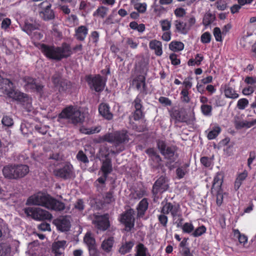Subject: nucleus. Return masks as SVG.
<instances>
[{
	"instance_id": "obj_38",
	"label": "nucleus",
	"mask_w": 256,
	"mask_h": 256,
	"mask_svg": "<svg viewBox=\"0 0 256 256\" xmlns=\"http://www.w3.org/2000/svg\"><path fill=\"white\" fill-rule=\"evenodd\" d=\"M250 36V34H247L242 36L240 38L239 44L243 48H246L250 46L252 42Z\"/></svg>"
},
{
	"instance_id": "obj_21",
	"label": "nucleus",
	"mask_w": 256,
	"mask_h": 256,
	"mask_svg": "<svg viewBox=\"0 0 256 256\" xmlns=\"http://www.w3.org/2000/svg\"><path fill=\"white\" fill-rule=\"evenodd\" d=\"M46 208L50 210L60 211L64 208V205L62 202L56 200L50 196Z\"/></svg>"
},
{
	"instance_id": "obj_44",
	"label": "nucleus",
	"mask_w": 256,
	"mask_h": 256,
	"mask_svg": "<svg viewBox=\"0 0 256 256\" xmlns=\"http://www.w3.org/2000/svg\"><path fill=\"white\" fill-rule=\"evenodd\" d=\"M100 130V126H97L92 128H86L84 126H82L80 128V131L81 132L85 134H92L96 132H98Z\"/></svg>"
},
{
	"instance_id": "obj_64",
	"label": "nucleus",
	"mask_w": 256,
	"mask_h": 256,
	"mask_svg": "<svg viewBox=\"0 0 256 256\" xmlns=\"http://www.w3.org/2000/svg\"><path fill=\"white\" fill-rule=\"evenodd\" d=\"M160 103L165 106H170L172 104L171 100L168 98L160 96L158 100Z\"/></svg>"
},
{
	"instance_id": "obj_1",
	"label": "nucleus",
	"mask_w": 256,
	"mask_h": 256,
	"mask_svg": "<svg viewBox=\"0 0 256 256\" xmlns=\"http://www.w3.org/2000/svg\"><path fill=\"white\" fill-rule=\"evenodd\" d=\"M38 48L47 58L50 60H60L71 54L70 46L66 44H63L61 46L42 44H39Z\"/></svg>"
},
{
	"instance_id": "obj_43",
	"label": "nucleus",
	"mask_w": 256,
	"mask_h": 256,
	"mask_svg": "<svg viewBox=\"0 0 256 256\" xmlns=\"http://www.w3.org/2000/svg\"><path fill=\"white\" fill-rule=\"evenodd\" d=\"M134 8L139 13L144 14L147 9V4L146 2H139L132 4Z\"/></svg>"
},
{
	"instance_id": "obj_50",
	"label": "nucleus",
	"mask_w": 256,
	"mask_h": 256,
	"mask_svg": "<svg viewBox=\"0 0 256 256\" xmlns=\"http://www.w3.org/2000/svg\"><path fill=\"white\" fill-rule=\"evenodd\" d=\"M194 229L193 224L190 222H186L182 226V230L184 232L190 234L192 232Z\"/></svg>"
},
{
	"instance_id": "obj_51",
	"label": "nucleus",
	"mask_w": 256,
	"mask_h": 256,
	"mask_svg": "<svg viewBox=\"0 0 256 256\" xmlns=\"http://www.w3.org/2000/svg\"><path fill=\"white\" fill-rule=\"evenodd\" d=\"M206 231V228L204 226H202L198 228L192 234L194 237H198L202 236Z\"/></svg>"
},
{
	"instance_id": "obj_2",
	"label": "nucleus",
	"mask_w": 256,
	"mask_h": 256,
	"mask_svg": "<svg viewBox=\"0 0 256 256\" xmlns=\"http://www.w3.org/2000/svg\"><path fill=\"white\" fill-rule=\"evenodd\" d=\"M5 82L8 85L10 89H6V95L12 100L18 101L22 104L28 112L32 110V99L29 98L27 94L22 93L18 90L12 88V83L8 80H5Z\"/></svg>"
},
{
	"instance_id": "obj_33",
	"label": "nucleus",
	"mask_w": 256,
	"mask_h": 256,
	"mask_svg": "<svg viewBox=\"0 0 256 256\" xmlns=\"http://www.w3.org/2000/svg\"><path fill=\"white\" fill-rule=\"evenodd\" d=\"M148 202L146 198L142 199L139 203L138 207V216H142L144 212L147 210Z\"/></svg>"
},
{
	"instance_id": "obj_12",
	"label": "nucleus",
	"mask_w": 256,
	"mask_h": 256,
	"mask_svg": "<svg viewBox=\"0 0 256 256\" xmlns=\"http://www.w3.org/2000/svg\"><path fill=\"white\" fill-rule=\"evenodd\" d=\"M42 8L40 12V16L44 20H52L54 17V12L50 9L51 5L47 2H44L40 4Z\"/></svg>"
},
{
	"instance_id": "obj_23",
	"label": "nucleus",
	"mask_w": 256,
	"mask_h": 256,
	"mask_svg": "<svg viewBox=\"0 0 256 256\" xmlns=\"http://www.w3.org/2000/svg\"><path fill=\"white\" fill-rule=\"evenodd\" d=\"M132 85L135 86L138 90L144 92H146L144 76L142 75L137 76L133 80Z\"/></svg>"
},
{
	"instance_id": "obj_9",
	"label": "nucleus",
	"mask_w": 256,
	"mask_h": 256,
	"mask_svg": "<svg viewBox=\"0 0 256 256\" xmlns=\"http://www.w3.org/2000/svg\"><path fill=\"white\" fill-rule=\"evenodd\" d=\"M120 220L122 224H124L125 230L130 231L134 226V219L133 216V212L130 210L122 214Z\"/></svg>"
},
{
	"instance_id": "obj_56",
	"label": "nucleus",
	"mask_w": 256,
	"mask_h": 256,
	"mask_svg": "<svg viewBox=\"0 0 256 256\" xmlns=\"http://www.w3.org/2000/svg\"><path fill=\"white\" fill-rule=\"evenodd\" d=\"M191 78H186L182 84H183L182 89L190 90L192 86Z\"/></svg>"
},
{
	"instance_id": "obj_48",
	"label": "nucleus",
	"mask_w": 256,
	"mask_h": 256,
	"mask_svg": "<svg viewBox=\"0 0 256 256\" xmlns=\"http://www.w3.org/2000/svg\"><path fill=\"white\" fill-rule=\"evenodd\" d=\"M200 109L202 114L206 116H210L212 115V107L208 104H202Z\"/></svg>"
},
{
	"instance_id": "obj_63",
	"label": "nucleus",
	"mask_w": 256,
	"mask_h": 256,
	"mask_svg": "<svg viewBox=\"0 0 256 256\" xmlns=\"http://www.w3.org/2000/svg\"><path fill=\"white\" fill-rule=\"evenodd\" d=\"M170 59L171 63L174 65H178L180 64V60L178 58L177 55L172 54L170 56Z\"/></svg>"
},
{
	"instance_id": "obj_6",
	"label": "nucleus",
	"mask_w": 256,
	"mask_h": 256,
	"mask_svg": "<svg viewBox=\"0 0 256 256\" xmlns=\"http://www.w3.org/2000/svg\"><path fill=\"white\" fill-rule=\"evenodd\" d=\"M50 197L46 193L38 192L30 196L26 204L27 205L40 206L46 208Z\"/></svg>"
},
{
	"instance_id": "obj_46",
	"label": "nucleus",
	"mask_w": 256,
	"mask_h": 256,
	"mask_svg": "<svg viewBox=\"0 0 256 256\" xmlns=\"http://www.w3.org/2000/svg\"><path fill=\"white\" fill-rule=\"evenodd\" d=\"M221 129L219 126H215L212 130L209 132L208 134V138L209 140L215 138L220 132Z\"/></svg>"
},
{
	"instance_id": "obj_27",
	"label": "nucleus",
	"mask_w": 256,
	"mask_h": 256,
	"mask_svg": "<svg viewBox=\"0 0 256 256\" xmlns=\"http://www.w3.org/2000/svg\"><path fill=\"white\" fill-rule=\"evenodd\" d=\"M98 111L100 114L105 118L111 120L113 117L112 114L110 111V107L106 104H101L99 106Z\"/></svg>"
},
{
	"instance_id": "obj_10",
	"label": "nucleus",
	"mask_w": 256,
	"mask_h": 256,
	"mask_svg": "<svg viewBox=\"0 0 256 256\" xmlns=\"http://www.w3.org/2000/svg\"><path fill=\"white\" fill-rule=\"evenodd\" d=\"M88 82L90 88L97 92L102 91L105 86V80L100 75L89 78Z\"/></svg>"
},
{
	"instance_id": "obj_18",
	"label": "nucleus",
	"mask_w": 256,
	"mask_h": 256,
	"mask_svg": "<svg viewBox=\"0 0 256 256\" xmlns=\"http://www.w3.org/2000/svg\"><path fill=\"white\" fill-rule=\"evenodd\" d=\"M40 24L32 19H28L26 20L24 26L22 27L23 31L25 32L28 35H32V32L38 30Z\"/></svg>"
},
{
	"instance_id": "obj_25",
	"label": "nucleus",
	"mask_w": 256,
	"mask_h": 256,
	"mask_svg": "<svg viewBox=\"0 0 256 256\" xmlns=\"http://www.w3.org/2000/svg\"><path fill=\"white\" fill-rule=\"evenodd\" d=\"M222 182L223 175L221 173H217L214 178L212 188V192H214L216 190H222L221 186Z\"/></svg>"
},
{
	"instance_id": "obj_54",
	"label": "nucleus",
	"mask_w": 256,
	"mask_h": 256,
	"mask_svg": "<svg viewBox=\"0 0 256 256\" xmlns=\"http://www.w3.org/2000/svg\"><path fill=\"white\" fill-rule=\"evenodd\" d=\"M2 124L6 126H10L13 125V120L10 116H4L2 120Z\"/></svg>"
},
{
	"instance_id": "obj_58",
	"label": "nucleus",
	"mask_w": 256,
	"mask_h": 256,
	"mask_svg": "<svg viewBox=\"0 0 256 256\" xmlns=\"http://www.w3.org/2000/svg\"><path fill=\"white\" fill-rule=\"evenodd\" d=\"M189 90L182 89L180 92V95L182 96L181 98L182 100L186 102H190V98L188 96L189 95Z\"/></svg>"
},
{
	"instance_id": "obj_60",
	"label": "nucleus",
	"mask_w": 256,
	"mask_h": 256,
	"mask_svg": "<svg viewBox=\"0 0 256 256\" xmlns=\"http://www.w3.org/2000/svg\"><path fill=\"white\" fill-rule=\"evenodd\" d=\"M211 35L208 32L204 33L201 36V41L202 43L208 44L210 42Z\"/></svg>"
},
{
	"instance_id": "obj_31",
	"label": "nucleus",
	"mask_w": 256,
	"mask_h": 256,
	"mask_svg": "<svg viewBox=\"0 0 256 256\" xmlns=\"http://www.w3.org/2000/svg\"><path fill=\"white\" fill-rule=\"evenodd\" d=\"M134 256H148V249L141 243L138 244L134 248Z\"/></svg>"
},
{
	"instance_id": "obj_30",
	"label": "nucleus",
	"mask_w": 256,
	"mask_h": 256,
	"mask_svg": "<svg viewBox=\"0 0 256 256\" xmlns=\"http://www.w3.org/2000/svg\"><path fill=\"white\" fill-rule=\"evenodd\" d=\"M66 246V240L56 242L52 246V251L54 252L64 254V250Z\"/></svg>"
},
{
	"instance_id": "obj_61",
	"label": "nucleus",
	"mask_w": 256,
	"mask_h": 256,
	"mask_svg": "<svg viewBox=\"0 0 256 256\" xmlns=\"http://www.w3.org/2000/svg\"><path fill=\"white\" fill-rule=\"evenodd\" d=\"M104 201L106 203L110 204L114 200L112 192H107L104 198Z\"/></svg>"
},
{
	"instance_id": "obj_15",
	"label": "nucleus",
	"mask_w": 256,
	"mask_h": 256,
	"mask_svg": "<svg viewBox=\"0 0 256 256\" xmlns=\"http://www.w3.org/2000/svg\"><path fill=\"white\" fill-rule=\"evenodd\" d=\"M168 187L166 178L162 176H160L155 182L153 186V193L156 194L158 192H163L167 190Z\"/></svg>"
},
{
	"instance_id": "obj_35",
	"label": "nucleus",
	"mask_w": 256,
	"mask_h": 256,
	"mask_svg": "<svg viewBox=\"0 0 256 256\" xmlns=\"http://www.w3.org/2000/svg\"><path fill=\"white\" fill-rule=\"evenodd\" d=\"M114 239L112 238H109L104 240L102 244V248L106 252H110L112 248Z\"/></svg>"
},
{
	"instance_id": "obj_3",
	"label": "nucleus",
	"mask_w": 256,
	"mask_h": 256,
	"mask_svg": "<svg viewBox=\"0 0 256 256\" xmlns=\"http://www.w3.org/2000/svg\"><path fill=\"white\" fill-rule=\"evenodd\" d=\"M59 118H66L70 122L77 124L84 120V116L76 107L70 106L62 110L59 115Z\"/></svg>"
},
{
	"instance_id": "obj_53",
	"label": "nucleus",
	"mask_w": 256,
	"mask_h": 256,
	"mask_svg": "<svg viewBox=\"0 0 256 256\" xmlns=\"http://www.w3.org/2000/svg\"><path fill=\"white\" fill-rule=\"evenodd\" d=\"M166 214H163L161 212V214L158 216V221L164 227H166L168 221V216H166Z\"/></svg>"
},
{
	"instance_id": "obj_29",
	"label": "nucleus",
	"mask_w": 256,
	"mask_h": 256,
	"mask_svg": "<svg viewBox=\"0 0 256 256\" xmlns=\"http://www.w3.org/2000/svg\"><path fill=\"white\" fill-rule=\"evenodd\" d=\"M150 48L154 50V53L156 56H160L162 54V42L157 40H152L150 42Z\"/></svg>"
},
{
	"instance_id": "obj_39",
	"label": "nucleus",
	"mask_w": 256,
	"mask_h": 256,
	"mask_svg": "<svg viewBox=\"0 0 256 256\" xmlns=\"http://www.w3.org/2000/svg\"><path fill=\"white\" fill-rule=\"evenodd\" d=\"M169 48L174 52L180 51L184 49V44L180 42H172L169 45Z\"/></svg>"
},
{
	"instance_id": "obj_45",
	"label": "nucleus",
	"mask_w": 256,
	"mask_h": 256,
	"mask_svg": "<svg viewBox=\"0 0 256 256\" xmlns=\"http://www.w3.org/2000/svg\"><path fill=\"white\" fill-rule=\"evenodd\" d=\"M10 252V248L7 244H0V256H6Z\"/></svg>"
},
{
	"instance_id": "obj_22",
	"label": "nucleus",
	"mask_w": 256,
	"mask_h": 256,
	"mask_svg": "<svg viewBox=\"0 0 256 256\" xmlns=\"http://www.w3.org/2000/svg\"><path fill=\"white\" fill-rule=\"evenodd\" d=\"M15 176L16 179L22 178L26 176L29 172V168L24 164L15 165Z\"/></svg>"
},
{
	"instance_id": "obj_24",
	"label": "nucleus",
	"mask_w": 256,
	"mask_h": 256,
	"mask_svg": "<svg viewBox=\"0 0 256 256\" xmlns=\"http://www.w3.org/2000/svg\"><path fill=\"white\" fill-rule=\"evenodd\" d=\"M15 165H8L4 167L2 173L4 176L8 179H16L15 175Z\"/></svg>"
},
{
	"instance_id": "obj_17",
	"label": "nucleus",
	"mask_w": 256,
	"mask_h": 256,
	"mask_svg": "<svg viewBox=\"0 0 256 256\" xmlns=\"http://www.w3.org/2000/svg\"><path fill=\"white\" fill-rule=\"evenodd\" d=\"M72 166L66 164L62 168L55 170L54 174L56 176L65 179L68 178L72 176Z\"/></svg>"
},
{
	"instance_id": "obj_8",
	"label": "nucleus",
	"mask_w": 256,
	"mask_h": 256,
	"mask_svg": "<svg viewBox=\"0 0 256 256\" xmlns=\"http://www.w3.org/2000/svg\"><path fill=\"white\" fill-rule=\"evenodd\" d=\"M157 145L161 154L165 158L169 160L170 162L174 160L176 156L174 154V148L166 146L164 142L162 140L158 141Z\"/></svg>"
},
{
	"instance_id": "obj_34",
	"label": "nucleus",
	"mask_w": 256,
	"mask_h": 256,
	"mask_svg": "<svg viewBox=\"0 0 256 256\" xmlns=\"http://www.w3.org/2000/svg\"><path fill=\"white\" fill-rule=\"evenodd\" d=\"M189 164H185L182 166L178 168L176 170V174L178 178H182L188 172Z\"/></svg>"
},
{
	"instance_id": "obj_36",
	"label": "nucleus",
	"mask_w": 256,
	"mask_h": 256,
	"mask_svg": "<svg viewBox=\"0 0 256 256\" xmlns=\"http://www.w3.org/2000/svg\"><path fill=\"white\" fill-rule=\"evenodd\" d=\"M134 245L132 241L126 242L120 248L119 252L122 254L129 252Z\"/></svg>"
},
{
	"instance_id": "obj_7",
	"label": "nucleus",
	"mask_w": 256,
	"mask_h": 256,
	"mask_svg": "<svg viewBox=\"0 0 256 256\" xmlns=\"http://www.w3.org/2000/svg\"><path fill=\"white\" fill-rule=\"evenodd\" d=\"M52 82L56 88L61 94H68L71 92L72 87L70 82L62 80L60 76H54Z\"/></svg>"
},
{
	"instance_id": "obj_57",
	"label": "nucleus",
	"mask_w": 256,
	"mask_h": 256,
	"mask_svg": "<svg viewBox=\"0 0 256 256\" xmlns=\"http://www.w3.org/2000/svg\"><path fill=\"white\" fill-rule=\"evenodd\" d=\"M222 34L221 32L220 28H219L216 27L214 30V35L215 38L217 42H222Z\"/></svg>"
},
{
	"instance_id": "obj_49",
	"label": "nucleus",
	"mask_w": 256,
	"mask_h": 256,
	"mask_svg": "<svg viewBox=\"0 0 256 256\" xmlns=\"http://www.w3.org/2000/svg\"><path fill=\"white\" fill-rule=\"evenodd\" d=\"M213 194H216V204L218 206H220L223 202L224 194L222 190H216Z\"/></svg>"
},
{
	"instance_id": "obj_52",
	"label": "nucleus",
	"mask_w": 256,
	"mask_h": 256,
	"mask_svg": "<svg viewBox=\"0 0 256 256\" xmlns=\"http://www.w3.org/2000/svg\"><path fill=\"white\" fill-rule=\"evenodd\" d=\"M146 153L152 158L156 159L157 162L160 161V156L157 154L156 150L154 148H149L147 150Z\"/></svg>"
},
{
	"instance_id": "obj_47",
	"label": "nucleus",
	"mask_w": 256,
	"mask_h": 256,
	"mask_svg": "<svg viewBox=\"0 0 256 256\" xmlns=\"http://www.w3.org/2000/svg\"><path fill=\"white\" fill-rule=\"evenodd\" d=\"M248 100L246 98H240L237 102L236 106L238 110H243L248 106Z\"/></svg>"
},
{
	"instance_id": "obj_20",
	"label": "nucleus",
	"mask_w": 256,
	"mask_h": 256,
	"mask_svg": "<svg viewBox=\"0 0 256 256\" xmlns=\"http://www.w3.org/2000/svg\"><path fill=\"white\" fill-rule=\"evenodd\" d=\"M220 90L223 91L224 95L226 98L236 99L239 97V94L235 90L227 84L222 85Z\"/></svg>"
},
{
	"instance_id": "obj_4",
	"label": "nucleus",
	"mask_w": 256,
	"mask_h": 256,
	"mask_svg": "<svg viewBox=\"0 0 256 256\" xmlns=\"http://www.w3.org/2000/svg\"><path fill=\"white\" fill-rule=\"evenodd\" d=\"M25 214L37 220H50L52 215L48 211L40 208H27L24 210Z\"/></svg>"
},
{
	"instance_id": "obj_11",
	"label": "nucleus",
	"mask_w": 256,
	"mask_h": 256,
	"mask_svg": "<svg viewBox=\"0 0 256 256\" xmlns=\"http://www.w3.org/2000/svg\"><path fill=\"white\" fill-rule=\"evenodd\" d=\"M92 222L95 226L100 230H105L110 226L108 215L107 214L102 216H95Z\"/></svg>"
},
{
	"instance_id": "obj_16",
	"label": "nucleus",
	"mask_w": 256,
	"mask_h": 256,
	"mask_svg": "<svg viewBox=\"0 0 256 256\" xmlns=\"http://www.w3.org/2000/svg\"><path fill=\"white\" fill-rule=\"evenodd\" d=\"M84 241L88 247L90 254L94 256L96 253V241L90 232H88L86 234Z\"/></svg>"
},
{
	"instance_id": "obj_59",
	"label": "nucleus",
	"mask_w": 256,
	"mask_h": 256,
	"mask_svg": "<svg viewBox=\"0 0 256 256\" xmlns=\"http://www.w3.org/2000/svg\"><path fill=\"white\" fill-rule=\"evenodd\" d=\"M255 87L252 86H248L242 90V93L244 96H248L252 94L254 91Z\"/></svg>"
},
{
	"instance_id": "obj_32",
	"label": "nucleus",
	"mask_w": 256,
	"mask_h": 256,
	"mask_svg": "<svg viewBox=\"0 0 256 256\" xmlns=\"http://www.w3.org/2000/svg\"><path fill=\"white\" fill-rule=\"evenodd\" d=\"M174 24L176 30L182 34H186L188 30V27L187 24L182 21L176 20Z\"/></svg>"
},
{
	"instance_id": "obj_42",
	"label": "nucleus",
	"mask_w": 256,
	"mask_h": 256,
	"mask_svg": "<svg viewBox=\"0 0 256 256\" xmlns=\"http://www.w3.org/2000/svg\"><path fill=\"white\" fill-rule=\"evenodd\" d=\"M203 59L204 57L200 54H197L194 58H192L189 60L188 64L191 66L195 65L198 66L200 64Z\"/></svg>"
},
{
	"instance_id": "obj_28",
	"label": "nucleus",
	"mask_w": 256,
	"mask_h": 256,
	"mask_svg": "<svg viewBox=\"0 0 256 256\" xmlns=\"http://www.w3.org/2000/svg\"><path fill=\"white\" fill-rule=\"evenodd\" d=\"M88 33V28L84 26H78L75 30V36L79 40H84Z\"/></svg>"
},
{
	"instance_id": "obj_5",
	"label": "nucleus",
	"mask_w": 256,
	"mask_h": 256,
	"mask_svg": "<svg viewBox=\"0 0 256 256\" xmlns=\"http://www.w3.org/2000/svg\"><path fill=\"white\" fill-rule=\"evenodd\" d=\"M102 140L114 143L116 145L128 142V138L127 133L124 131L116 132L105 134Z\"/></svg>"
},
{
	"instance_id": "obj_41",
	"label": "nucleus",
	"mask_w": 256,
	"mask_h": 256,
	"mask_svg": "<svg viewBox=\"0 0 256 256\" xmlns=\"http://www.w3.org/2000/svg\"><path fill=\"white\" fill-rule=\"evenodd\" d=\"M108 8L104 6L98 8L93 14L94 16H98L104 18L106 15Z\"/></svg>"
},
{
	"instance_id": "obj_62",
	"label": "nucleus",
	"mask_w": 256,
	"mask_h": 256,
	"mask_svg": "<svg viewBox=\"0 0 256 256\" xmlns=\"http://www.w3.org/2000/svg\"><path fill=\"white\" fill-rule=\"evenodd\" d=\"M78 159L84 163L88 162V160L85 154L82 151L78 152L77 154Z\"/></svg>"
},
{
	"instance_id": "obj_55",
	"label": "nucleus",
	"mask_w": 256,
	"mask_h": 256,
	"mask_svg": "<svg viewBox=\"0 0 256 256\" xmlns=\"http://www.w3.org/2000/svg\"><path fill=\"white\" fill-rule=\"evenodd\" d=\"M160 24L163 31H167L171 26V22L168 20H164L160 22Z\"/></svg>"
},
{
	"instance_id": "obj_14",
	"label": "nucleus",
	"mask_w": 256,
	"mask_h": 256,
	"mask_svg": "<svg viewBox=\"0 0 256 256\" xmlns=\"http://www.w3.org/2000/svg\"><path fill=\"white\" fill-rule=\"evenodd\" d=\"M24 86L28 90L36 91L40 92L42 88L41 84H38L33 78L26 76L23 79Z\"/></svg>"
},
{
	"instance_id": "obj_26",
	"label": "nucleus",
	"mask_w": 256,
	"mask_h": 256,
	"mask_svg": "<svg viewBox=\"0 0 256 256\" xmlns=\"http://www.w3.org/2000/svg\"><path fill=\"white\" fill-rule=\"evenodd\" d=\"M105 160L102 161L101 170L104 175H108L112 170V161L108 158V154L105 156Z\"/></svg>"
},
{
	"instance_id": "obj_37",
	"label": "nucleus",
	"mask_w": 256,
	"mask_h": 256,
	"mask_svg": "<svg viewBox=\"0 0 256 256\" xmlns=\"http://www.w3.org/2000/svg\"><path fill=\"white\" fill-rule=\"evenodd\" d=\"M234 124L236 128L241 129L244 128H250V124L247 120H240L238 116L234 117Z\"/></svg>"
},
{
	"instance_id": "obj_19",
	"label": "nucleus",
	"mask_w": 256,
	"mask_h": 256,
	"mask_svg": "<svg viewBox=\"0 0 256 256\" xmlns=\"http://www.w3.org/2000/svg\"><path fill=\"white\" fill-rule=\"evenodd\" d=\"M54 222L58 229L61 232L68 231L70 228V219L67 216L60 218L56 220Z\"/></svg>"
},
{
	"instance_id": "obj_40",
	"label": "nucleus",
	"mask_w": 256,
	"mask_h": 256,
	"mask_svg": "<svg viewBox=\"0 0 256 256\" xmlns=\"http://www.w3.org/2000/svg\"><path fill=\"white\" fill-rule=\"evenodd\" d=\"M66 22L69 26L72 27L78 24V19L76 15L71 14L67 18Z\"/></svg>"
},
{
	"instance_id": "obj_13",
	"label": "nucleus",
	"mask_w": 256,
	"mask_h": 256,
	"mask_svg": "<svg viewBox=\"0 0 256 256\" xmlns=\"http://www.w3.org/2000/svg\"><path fill=\"white\" fill-rule=\"evenodd\" d=\"M161 212L167 214L170 213L173 218H176L180 216V206L178 204L166 202L162 208Z\"/></svg>"
}]
</instances>
